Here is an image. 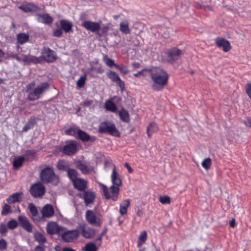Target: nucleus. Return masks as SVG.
Masks as SVG:
<instances>
[{
    "mask_svg": "<svg viewBox=\"0 0 251 251\" xmlns=\"http://www.w3.org/2000/svg\"><path fill=\"white\" fill-rule=\"evenodd\" d=\"M149 72L152 81L153 90L155 91L161 90L168 83L169 76L167 72L159 67H152Z\"/></svg>",
    "mask_w": 251,
    "mask_h": 251,
    "instance_id": "obj_1",
    "label": "nucleus"
},
{
    "mask_svg": "<svg viewBox=\"0 0 251 251\" xmlns=\"http://www.w3.org/2000/svg\"><path fill=\"white\" fill-rule=\"evenodd\" d=\"M35 83L32 82L26 85V91L28 93V100L33 101L39 99L44 93L49 89V84L48 82L41 83L32 90Z\"/></svg>",
    "mask_w": 251,
    "mask_h": 251,
    "instance_id": "obj_2",
    "label": "nucleus"
},
{
    "mask_svg": "<svg viewBox=\"0 0 251 251\" xmlns=\"http://www.w3.org/2000/svg\"><path fill=\"white\" fill-rule=\"evenodd\" d=\"M101 187L102 195L106 200H111L116 201L119 195V188L115 185H111L109 188L102 183L99 182Z\"/></svg>",
    "mask_w": 251,
    "mask_h": 251,
    "instance_id": "obj_3",
    "label": "nucleus"
},
{
    "mask_svg": "<svg viewBox=\"0 0 251 251\" xmlns=\"http://www.w3.org/2000/svg\"><path fill=\"white\" fill-rule=\"evenodd\" d=\"M41 178L43 181L46 183H51L54 185L58 183V177L50 167H47L43 170L41 173Z\"/></svg>",
    "mask_w": 251,
    "mask_h": 251,
    "instance_id": "obj_4",
    "label": "nucleus"
},
{
    "mask_svg": "<svg viewBox=\"0 0 251 251\" xmlns=\"http://www.w3.org/2000/svg\"><path fill=\"white\" fill-rule=\"evenodd\" d=\"M99 131L100 133H108L116 137L120 136V133L116 129L115 126L109 122L101 123L100 125Z\"/></svg>",
    "mask_w": 251,
    "mask_h": 251,
    "instance_id": "obj_5",
    "label": "nucleus"
},
{
    "mask_svg": "<svg viewBox=\"0 0 251 251\" xmlns=\"http://www.w3.org/2000/svg\"><path fill=\"white\" fill-rule=\"evenodd\" d=\"M79 235L76 230H68L63 227V231L60 233L61 239L66 243L73 242L77 240Z\"/></svg>",
    "mask_w": 251,
    "mask_h": 251,
    "instance_id": "obj_6",
    "label": "nucleus"
},
{
    "mask_svg": "<svg viewBox=\"0 0 251 251\" xmlns=\"http://www.w3.org/2000/svg\"><path fill=\"white\" fill-rule=\"evenodd\" d=\"M85 216L86 221L90 225L96 226H100L101 220L93 210H88L85 213Z\"/></svg>",
    "mask_w": 251,
    "mask_h": 251,
    "instance_id": "obj_7",
    "label": "nucleus"
},
{
    "mask_svg": "<svg viewBox=\"0 0 251 251\" xmlns=\"http://www.w3.org/2000/svg\"><path fill=\"white\" fill-rule=\"evenodd\" d=\"M10 57L17 60L19 62H23L29 64L30 63H37L40 62V59L33 56H27L24 54H11Z\"/></svg>",
    "mask_w": 251,
    "mask_h": 251,
    "instance_id": "obj_8",
    "label": "nucleus"
},
{
    "mask_svg": "<svg viewBox=\"0 0 251 251\" xmlns=\"http://www.w3.org/2000/svg\"><path fill=\"white\" fill-rule=\"evenodd\" d=\"M45 188L44 186L40 182L32 185L30 188V193L34 197H40L44 195Z\"/></svg>",
    "mask_w": 251,
    "mask_h": 251,
    "instance_id": "obj_9",
    "label": "nucleus"
},
{
    "mask_svg": "<svg viewBox=\"0 0 251 251\" xmlns=\"http://www.w3.org/2000/svg\"><path fill=\"white\" fill-rule=\"evenodd\" d=\"M86 30H89L92 32L95 33L99 31L100 28V24L97 22H94L91 21H85L82 24Z\"/></svg>",
    "mask_w": 251,
    "mask_h": 251,
    "instance_id": "obj_10",
    "label": "nucleus"
},
{
    "mask_svg": "<svg viewBox=\"0 0 251 251\" xmlns=\"http://www.w3.org/2000/svg\"><path fill=\"white\" fill-rule=\"evenodd\" d=\"M46 229L50 235L58 234L60 235L61 231H63V227L59 226L55 222H50L47 225Z\"/></svg>",
    "mask_w": 251,
    "mask_h": 251,
    "instance_id": "obj_11",
    "label": "nucleus"
},
{
    "mask_svg": "<svg viewBox=\"0 0 251 251\" xmlns=\"http://www.w3.org/2000/svg\"><path fill=\"white\" fill-rule=\"evenodd\" d=\"M107 75L112 81L116 83L122 90L125 89L124 82L121 79L119 75L115 72L109 71L107 73Z\"/></svg>",
    "mask_w": 251,
    "mask_h": 251,
    "instance_id": "obj_12",
    "label": "nucleus"
},
{
    "mask_svg": "<svg viewBox=\"0 0 251 251\" xmlns=\"http://www.w3.org/2000/svg\"><path fill=\"white\" fill-rule=\"evenodd\" d=\"M41 212L42 213V220L50 218L52 217L54 214V210L53 206L50 204H46L42 208Z\"/></svg>",
    "mask_w": 251,
    "mask_h": 251,
    "instance_id": "obj_13",
    "label": "nucleus"
},
{
    "mask_svg": "<svg viewBox=\"0 0 251 251\" xmlns=\"http://www.w3.org/2000/svg\"><path fill=\"white\" fill-rule=\"evenodd\" d=\"M42 57L48 62H52L56 59L54 52L49 48L44 49L42 51Z\"/></svg>",
    "mask_w": 251,
    "mask_h": 251,
    "instance_id": "obj_14",
    "label": "nucleus"
},
{
    "mask_svg": "<svg viewBox=\"0 0 251 251\" xmlns=\"http://www.w3.org/2000/svg\"><path fill=\"white\" fill-rule=\"evenodd\" d=\"M18 219L20 226L25 230L28 232H31L32 231V225L26 217L21 215L18 217Z\"/></svg>",
    "mask_w": 251,
    "mask_h": 251,
    "instance_id": "obj_15",
    "label": "nucleus"
},
{
    "mask_svg": "<svg viewBox=\"0 0 251 251\" xmlns=\"http://www.w3.org/2000/svg\"><path fill=\"white\" fill-rule=\"evenodd\" d=\"M77 196L84 199L86 205L92 203L96 197L95 193L91 191H85L83 195L81 194H78Z\"/></svg>",
    "mask_w": 251,
    "mask_h": 251,
    "instance_id": "obj_16",
    "label": "nucleus"
},
{
    "mask_svg": "<svg viewBox=\"0 0 251 251\" xmlns=\"http://www.w3.org/2000/svg\"><path fill=\"white\" fill-rule=\"evenodd\" d=\"M77 151V146L75 142H70L65 145L63 149L64 153L68 155H72L75 153Z\"/></svg>",
    "mask_w": 251,
    "mask_h": 251,
    "instance_id": "obj_17",
    "label": "nucleus"
},
{
    "mask_svg": "<svg viewBox=\"0 0 251 251\" xmlns=\"http://www.w3.org/2000/svg\"><path fill=\"white\" fill-rule=\"evenodd\" d=\"M216 44L218 47L222 48L225 52L228 51L231 49L229 41L223 38H217Z\"/></svg>",
    "mask_w": 251,
    "mask_h": 251,
    "instance_id": "obj_18",
    "label": "nucleus"
},
{
    "mask_svg": "<svg viewBox=\"0 0 251 251\" xmlns=\"http://www.w3.org/2000/svg\"><path fill=\"white\" fill-rule=\"evenodd\" d=\"M111 179L112 182V185H115L119 188L122 184V181L119 174L116 172V167L114 166L112 169V172L111 176Z\"/></svg>",
    "mask_w": 251,
    "mask_h": 251,
    "instance_id": "obj_19",
    "label": "nucleus"
},
{
    "mask_svg": "<svg viewBox=\"0 0 251 251\" xmlns=\"http://www.w3.org/2000/svg\"><path fill=\"white\" fill-rule=\"evenodd\" d=\"M19 8L25 12L36 11L39 9L38 7L32 3H24Z\"/></svg>",
    "mask_w": 251,
    "mask_h": 251,
    "instance_id": "obj_20",
    "label": "nucleus"
},
{
    "mask_svg": "<svg viewBox=\"0 0 251 251\" xmlns=\"http://www.w3.org/2000/svg\"><path fill=\"white\" fill-rule=\"evenodd\" d=\"M37 19L38 22L45 24H50L53 22V18L47 13L37 14Z\"/></svg>",
    "mask_w": 251,
    "mask_h": 251,
    "instance_id": "obj_21",
    "label": "nucleus"
},
{
    "mask_svg": "<svg viewBox=\"0 0 251 251\" xmlns=\"http://www.w3.org/2000/svg\"><path fill=\"white\" fill-rule=\"evenodd\" d=\"M28 208L31 214V217L33 221L39 222L42 220V218L38 215V210L36 206L32 203L28 204Z\"/></svg>",
    "mask_w": 251,
    "mask_h": 251,
    "instance_id": "obj_22",
    "label": "nucleus"
},
{
    "mask_svg": "<svg viewBox=\"0 0 251 251\" xmlns=\"http://www.w3.org/2000/svg\"><path fill=\"white\" fill-rule=\"evenodd\" d=\"M183 52L181 50L176 48L171 49L168 51V56L172 60L178 59L182 54Z\"/></svg>",
    "mask_w": 251,
    "mask_h": 251,
    "instance_id": "obj_23",
    "label": "nucleus"
},
{
    "mask_svg": "<svg viewBox=\"0 0 251 251\" xmlns=\"http://www.w3.org/2000/svg\"><path fill=\"white\" fill-rule=\"evenodd\" d=\"M75 188L79 191H84L87 187V182L83 179L77 178L73 182Z\"/></svg>",
    "mask_w": 251,
    "mask_h": 251,
    "instance_id": "obj_24",
    "label": "nucleus"
},
{
    "mask_svg": "<svg viewBox=\"0 0 251 251\" xmlns=\"http://www.w3.org/2000/svg\"><path fill=\"white\" fill-rule=\"evenodd\" d=\"M81 235L86 238H91L94 236L95 234V230L91 227L85 228L82 227L81 228Z\"/></svg>",
    "mask_w": 251,
    "mask_h": 251,
    "instance_id": "obj_25",
    "label": "nucleus"
},
{
    "mask_svg": "<svg viewBox=\"0 0 251 251\" xmlns=\"http://www.w3.org/2000/svg\"><path fill=\"white\" fill-rule=\"evenodd\" d=\"M22 192L15 193L7 199V201L10 204L20 202L22 200Z\"/></svg>",
    "mask_w": 251,
    "mask_h": 251,
    "instance_id": "obj_26",
    "label": "nucleus"
},
{
    "mask_svg": "<svg viewBox=\"0 0 251 251\" xmlns=\"http://www.w3.org/2000/svg\"><path fill=\"white\" fill-rule=\"evenodd\" d=\"M60 25L61 28L67 33L72 31L73 24L72 23L65 20L60 21Z\"/></svg>",
    "mask_w": 251,
    "mask_h": 251,
    "instance_id": "obj_27",
    "label": "nucleus"
},
{
    "mask_svg": "<svg viewBox=\"0 0 251 251\" xmlns=\"http://www.w3.org/2000/svg\"><path fill=\"white\" fill-rule=\"evenodd\" d=\"M130 204V200L128 199L123 201L120 205V213L122 215L126 214L127 212V208Z\"/></svg>",
    "mask_w": 251,
    "mask_h": 251,
    "instance_id": "obj_28",
    "label": "nucleus"
},
{
    "mask_svg": "<svg viewBox=\"0 0 251 251\" xmlns=\"http://www.w3.org/2000/svg\"><path fill=\"white\" fill-rule=\"evenodd\" d=\"M56 167L60 171H67L69 168V164L66 161L60 160L57 162Z\"/></svg>",
    "mask_w": 251,
    "mask_h": 251,
    "instance_id": "obj_29",
    "label": "nucleus"
},
{
    "mask_svg": "<svg viewBox=\"0 0 251 251\" xmlns=\"http://www.w3.org/2000/svg\"><path fill=\"white\" fill-rule=\"evenodd\" d=\"M120 30L125 34H128L130 33V29L129 27L128 23L127 21H125L120 23Z\"/></svg>",
    "mask_w": 251,
    "mask_h": 251,
    "instance_id": "obj_30",
    "label": "nucleus"
},
{
    "mask_svg": "<svg viewBox=\"0 0 251 251\" xmlns=\"http://www.w3.org/2000/svg\"><path fill=\"white\" fill-rule=\"evenodd\" d=\"M34 237L35 240L41 244H44L47 242V239L45 235L41 232H35L34 234Z\"/></svg>",
    "mask_w": 251,
    "mask_h": 251,
    "instance_id": "obj_31",
    "label": "nucleus"
},
{
    "mask_svg": "<svg viewBox=\"0 0 251 251\" xmlns=\"http://www.w3.org/2000/svg\"><path fill=\"white\" fill-rule=\"evenodd\" d=\"M18 44L23 45L27 42L29 39V36L25 33H19L17 37Z\"/></svg>",
    "mask_w": 251,
    "mask_h": 251,
    "instance_id": "obj_32",
    "label": "nucleus"
},
{
    "mask_svg": "<svg viewBox=\"0 0 251 251\" xmlns=\"http://www.w3.org/2000/svg\"><path fill=\"white\" fill-rule=\"evenodd\" d=\"M158 129V127L156 123H151L147 128V134L148 137H150L152 134L156 132Z\"/></svg>",
    "mask_w": 251,
    "mask_h": 251,
    "instance_id": "obj_33",
    "label": "nucleus"
},
{
    "mask_svg": "<svg viewBox=\"0 0 251 251\" xmlns=\"http://www.w3.org/2000/svg\"><path fill=\"white\" fill-rule=\"evenodd\" d=\"M102 59L105 64L109 67L111 68L115 66L116 68H118V65L114 63V60L109 58L106 54H103Z\"/></svg>",
    "mask_w": 251,
    "mask_h": 251,
    "instance_id": "obj_34",
    "label": "nucleus"
},
{
    "mask_svg": "<svg viewBox=\"0 0 251 251\" xmlns=\"http://www.w3.org/2000/svg\"><path fill=\"white\" fill-rule=\"evenodd\" d=\"M77 167L81 171L82 173L84 174H88L92 171V168L81 163H78L77 165Z\"/></svg>",
    "mask_w": 251,
    "mask_h": 251,
    "instance_id": "obj_35",
    "label": "nucleus"
},
{
    "mask_svg": "<svg viewBox=\"0 0 251 251\" xmlns=\"http://www.w3.org/2000/svg\"><path fill=\"white\" fill-rule=\"evenodd\" d=\"M119 114L122 121L126 122H128L129 121V114L126 110L122 109L119 111Z\"/></svg>",
    "mask_w": 251,
    "mask_h": 251,
    "instance_id": "obj_36",
    "label": "nucleus"
},
{
    "mask_svg": "<svg viewBox=\"0 0 251 251\" xmlns=\"http://www.w3.org/2000/svg\"><path fill=\"white\" fill-rule=\"evenodd\" d=\"M79 129H79L78 127L76 126H73L66 130L65 133L67 135L76 136V135H77Z\"/></svg>",
    "mask_w": 251,
    "mask_h": 251,
    "instance_id": "obj_37",
    "label": "nucleus"
},
{
    "mask_svg": "<svg viewBox=\"0 0 251 251\" xmlns=\"http://www.w3.org/2000/svg\"><path fill=\"white\" fill-rule=\"evenodd\" d=\"M77 136L79 139L84 142L88 141L90 139V136L85 132L79 129Z\"/></svg>",
    "mask_w": 251,
    "mask_h": 251,
    "instance_id": "obj_38",
    "label": "nucleus"
},
{
    "mask_svg": "<svg viewBox=\"0 0 251 251\" xmlns=\"http://www.w3.org/2000/svg\"><path fill=\"white\" fill-rule=\"evenodd\" d=\"M105 108L107 110L115 112L116 110V106L115 104L110 100H107L105 103Z\"/></svg>",
    "mask_w": 251,
    "mask_h": 251,
    "instance_id": "obj_39",
    "label": "nucleus"
},
{
    "mask_svg": "<svg viewBox=\"0 0 251 251\" xmlns=\"http://www.w3.org/2000/svg\"><path fill=\"white\" fill-rule=\"evenodd\" d=\"M147 232L145 231L142 232L138 238V246L141 247L144 243H145L147 240Z\"/></svg>",
    "mask_w": 251,
    "mask_h": 251,
    "instance_id": "obj_40",
    "label": "nucleus"
},
{
    "mask_svg": "<svg viewBox=\"0 0 251 251\" xmlns=\"http://www.w3.org/2000/svg\"><path fill=\"white\" fill-rule=\"evenodd\" d=\"M25 160L24 156H20L13 161V166L14 168H18L21 167Z\"/></svg>",
    "mask_w": 251,
    "mask_h": 251,
    "instance_id": "obj_41",
    "label": "nucleus"
},
{
    "mask_svg": "<svg viewBox=\"0 0 251 251\" xmlns=\"http://www.w3.org/2000/svg\"><path fill=\"white\" fill-rule=\"evenodd\" d=\"M67 174L69 177L73 181H75L78 178L77 177V173L74 169H69L67 170Z\"/></svg>",
    "mask_w": 251,
    "mask_h": 251,
    "instance_id": "obj_42",
    "label": "nucleus"
},
{
    "mask_svg": "<svg viewBox=\"0 0 251 251\" xmlns=\"http://www.w3.org/2000/svg\"><path fill=\"white\" fill-rule=\"evenodd\" d=\"M85 251H97L98 247L96 244L93 242H89L85 246Z\"/></svg>",
    "mask_w": 251,
    "mask_h": 251,
    "instance_id": "obj_43",
    "label": "nucleus"
},
{
    "mask_svg": "<svg viewBox=\"0 0 251 251\" xmlns=\"http://www.w3.org/2000/svg\"><path fill=\"white\" fill-rule=\"evenodd\" d=\"M201 165L204 169L206 170L208 169L211 165L210 159L209 158H206L204 159L201 163Z\"/></svg>",
    "mask_w": 251,
    "mask_h": 251,
    "instance_id": "obj_44",
    "label": "nucleus"
},
{
    "mask_svg": "<svg viewBox=\"0 0 251 251\" xmlns=\"http://www.w3.org/2000/svg\"><path fill=\"white\" fill-rule=\"evenodd\" d=\"M18 226V223L15 220H11L7 223V226L9 228L13 229L17 227Z\"/></svg>",
    "mask_w": 251,
    "mask_h": 251,
    "instance_id": "obj_45",
    "label": "nucleus"
},
{
    "mask_svg": "<svg viewBox=\"0 0 251 251\" xmlns=\"http://www.w3.org/2000/svg\"><path fill=\"white\" fill-rule=\"evenodd\" d=\"M159 201L162 204H169L170 203V199L167 196H160L159 198Z\"/></svg>",
    "mask_w": 251,
    "mask_h": 251,
    "instance_id": "obj_46",
    "label": "nucleus"
},
{
    "mask_svg": "<svg viewBox=\"0 0 251 251\" xmlns=\"http://www.w3.org/2000/svg\"><path fill=\"white\" fill-rule=\"evenodd\" d=\"M86 77L85 75H83L80 77V78L77 81V85L79 87H82L85 84Z\"/></svg>",
    "mask_w": 251,
    "mask_h": 251,
    "instance_id": "obj_47",
    "label": "nucleus"
},
{
    "mask_svg": "<svg viewBox=\"0 0 251 251\" xmlns=\"http://www.w3.org/2000/svg\"><path fill=\"white\" fill-rule=\"evenodd\" d=\"M34 123L33 121H29L23 128V132H26L29 129H31L33 127Z\"/></svg>",
    "mask_w": 251,
    "mask_h": 251,
    "instance_id": "obj_48",
    "label": "nucleus"
},
{
    "mask_svg": "<svg viewBox=\"0 0 251 251\" xmlns=\"http://www.w3.org/2000/svg\"><path fill=\"white\" fill-rule=\"evenodd\" d=\"M10 211H11L10 206L7 204H5L2 207V210L1 211V214L3 215H7Z\"/></svg>",
    "mask_w": 251,
    "mask_h": 251,
    "instance_id": "obj_49",
    "label": "nucleus"
},
{
    "mask_svg": "<svg viewBox=\"0 0 251 251\" xmlns=\"http://www.w3.org/2000/svg\"><path fill=\"white\" fill-rule=\"evenodd\" d=\"M7 244L6 241L3 239H0V250L4 251L7 249Z\"/></svg>",
    "mask_w": 251,
    "mask_h": 251,
    "instance_id": "obj_50",
    "label": "nucleus"
},
{
    "mask_svg": "<svg viewBox=\"0 0 251 251\" xmlns=\"http://www.w3.org/2000/svg\"><path fill=\"white\" fill-rule=\"evenodd\" d=\"M7 231V226L4 223L0 224V233L2 234H5Z\"/></svg>",
    "mask_w": 251,
    "mask_h": 251,
    "instance_id": "obj_51",
    "label": "nucleus"
},
{
    "mask_svg": "<svg viewBox=\"0 0 251 251\" xmlns=\"http://www.w3.org/2000/svg\"><path fill=\"white\" fill-rule=\"evenodd\" d=\"M62 31L61 29L57 28L53 30V34L54 36L56 37H60L62 34Z\"/></svg>",
    "mask_w": 251,
    "mask_h": 251,
    "instance_id": "obj_52",
    "label": "nucleus"
},
{
    "mask_svg": "<svg viewBox=\"0 0 251 251\" xmlns=\"http://www.w3.org/2000/svg\"><path fill=\"white\" fill-rule=\"evenodd\" d=\"M148 70L147 69H143V70H142L140 71H139L138 73H135L133 75L135 76V77H139L140 75H143V76H145L146 75L145 74V73Z\"/></svg>",
    "mask_w": 251,
    "mask_h": 251,
    "instance_id": "obj_53",
    "label": "nucleus"
},
{
    "mask_svg": "<svg viewBox=\"0 0 251 251\" xmlns=\"http://www.w3.org/2000/svg\"><path fill=\"white\" fill-rule=\"evenodd\" d=\"M101 239H102V235H100L96 240L97 242V245L98 246H100L101 245Z\"/></svg>",
    "mask_w": 251,
    "mask_h": 251,
    "instance_id": "obj_54",
    "label": "nucleus"
},
{
    "mask_svg": "<svg viewBox=\"0 0 251 251\" xmlns=\"http://www.w3.org/2000/svg\"><path fill=\"white\" fill-rule=\"evenodd\" d=\"M117 68L120 70L121 72L124 75L128 73V70L126 68H120L119 66H118V68Z\"/></svg>",
    "mask_w": 251,
    "mask_h": 251,
    "instance_id": "obj_55",
    "label": "nucleus"
},
{
    "mask_svg": "<svg viewBox=\"0 0 251 251\" xmlns=\"http://www.w3.org/2000/svg\"><path fill=\"white\" fill-rule=\"evenodd\" d=\"M93 103V101L91 100H86L83 102V105L86 107L90 106Z\"/></svg>",
    "mask_w": 251,
    "mask_h": 251,
    "instance_id": "obj_56",
    "label": "nucleus"
},
{
    "mask_svg": "<svg viewBox=\"0 0 251 251\" xmlns=\"http://www.w3.org/2000/svg\"><path fill=\"white\" fill-rule=\"evenodd\" d=\"M34 251H45L44 247L38 245L34 249Z\"/></svg>",
    "mask_w": 251,
    "mask_h": 251,
    "instance_id": "obj_57",
    "label": "nucleus"
},
{
    "mask_svg": "<svg viewBox=\"0 0 251 251\" xmlns=\"http://www.w3.org/2000/svg\"><path fill=\"white\" fill-rule=\"evenodd\" d=\"M245 124L248 126L251 127V118H248L245 121Z\"/></svg>",
    "mask_w": 251,
    "mask_h": 251,
    "instance_id": "obj_58",
    "label": "nucleus"
},
{
    "mask_svg": "<svg viewBox=\"0 0 251 251\" xmlns=\"http://www.w3.org/2000/svg\"><path fill=\"white\" fill-rule=\"evenodd\" d=\"M35 152L33 151L28 150L26 151L25 155H31L32 156H34Z\"/></svg>",
    "mask_w": 251,
    "mask_h": 251,
    "instance_id": "obj_59",
    "label": "nucleus"
},
{
    "mask_svg": "<svg viewBox=\"0 0 251 251\" xmlns=\"http://www.w3.org/2000/svg\"><path fill=\"white\" fill-rule=\"evenodd\" d=\"M236 226V222L235 219H233L230 222V226L232 227H235Z\"/></svg>",
    "mask_w": 251,
    "mask_h": 251,
    "instance_id": "obj_60",
    "label": "nucleus"
},
{
    "mask_svg": "<svg viewBox=\"0 0 251 251\" xmlns=\"http://www.w3.org/2000/svg\"><path fill=\"white\" fill-rule=\"evenodd\" d=\"M125 167L128 170V171L129 173H132V168L130 167V166L128 164V163H125Z\"/></svg>",
    "mask_w": 251,
    "mask_h": 251,
    "instance_id": "obj_61",
    "label": "nucleus"
},
{
    "mask_svg": "<svg viewBox=\"0 0 251 251\" xmlns=\"http://www.w3.org/2000/svg\"><path fill=\"white\" fill-rule=\"evenodd\" d=\"M4 52L0 49V61H1L4 57Z\"/></svg>",
    "mask_w": 251,
    "mask_h": 251,
    "instance_id": "obj_62",
    "label": "nucleus"
},
{
    "mask_svg": "<svg viewBox=\"0 0 251 251\" xmlns=\"http://www.w3.org/2000/svg\"><path fill=\"white\" fill-rule=\"evenodd\" d=\"M62 251H75L74 250L70 248H64L62 249Z\"/></svg>",
    "mask_w": 251,
    "mask_h": 251,
    "instance_id": "obj_63",
    "label": "nucleus"
},
{
    "mask_svg": "<svg viewBox=\"0 0 251 251\" xmlns=\"http://www.w3.org/2000/svg\"><path fill=\"white\" fill-rule=\"evenodd\" d=\"M54 249L56 251H62V250H61V248L59 246H56Z\"/></svg>",
    "mask_w": 251,
    "mask_h": 251,
    "instance_id": "obj_64",
    "label": "nucleus"
}]
</instances>
